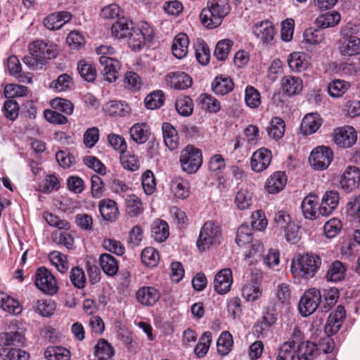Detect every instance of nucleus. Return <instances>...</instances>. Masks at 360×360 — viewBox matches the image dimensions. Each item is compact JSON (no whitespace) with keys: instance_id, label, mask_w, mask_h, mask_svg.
I'll return each instance as SVG.
<instances>
[{"instance_id":"nucleus-1","label":"nucleus","mask_w":360,"mask_h":360,"mask_svg":"<svg viewBox=\"0 0 360 360\" xmlns=\"http://www.w3.org/2000/svg\"><path fill=\"white\" fill-rule=\"evenodd\" d=\"M230 10L229 0H210L200 13L201 23L208 29L216 28L221 24Z\"/></svg>"},{"instance_id":"nucleus-2","label":"nucleus","mask_w":360,"mask_h":360,"mask_svg":"<svg viewBox=\"0 0 360 360\" xmlns=\"http://www.w3.org/2000/svg\"><path fill=\"white\" fill-rule=\"evenodd\" d=\"M321 263V258L314 253L300 255L292 261L291 272L295 277L310 279L319 270Z\"/></svg>"},{"instance_id":"nucleus-3","label":"nucleus","mask_w":360,"mask_h":360,"mask_svg":"<svg viewBox=\"0 0 360 360\" xmlns=\"http://www.w3.org/2000/svg\"><path fill=\"white\" fill-rule=\"evenodd\" d=\"M221 231L220 226L212 221H206L202 226L199 238L196 241L197 248L204 251L220 243Z\"/></svg>"},{"instance_id":"nucleus-4","label":"nucleus","mask_w":360,"mask_h":360,"mask_svg":"<svg viewBox=\"0 0 360 360\" xmlns=\"http://www.w3.org/2000/svg\"><path fill=\"white\" fill-rule=\"evenodd\" d=\"M181 169L188 174L196 173L202 164L201 150L193 145H187L180 153Z\"/></svg>"},{"instance_id":"nucleus-5","label":"nucleus","mask_w":360,"mask_h":360,"mask_svg":"<svg viewBox=\"0 0 360 360\" xmlns=\"http://www.w3.org/2000/svg\"><path fill=\"white\" fill-rule=\"evenodd\" d=\"M352 28L342 29L339 41V51L343 56H355L360 54V38L353 34Z\"/></svg>"},{"instance_id":"nucleus-6","label":"nucleus","mask_w":360,"mask_h":360,"mask_svg":"<svg viewBox=\"0 0 360 360\" xmlns=\"http://www.w3.org/2000/svg\"><path fill=\"white\" fill-rule=\"evenodd\" d=\"M322 295L319 290L310 288L301 297L298 309L302 316L307 317L313 314L321 305Z\"/></svg>"},{"instance_id":"nucleus-7","label":"nucleus","mask_w":360,"mask_h":360,"mask_svg":"<svg viewBox=\"0 0 360 360\" xmlns=\"http://www.w3.org/2000/svg\"><path fill=\"white\" fill-rule=\"evenodd\" d=\"M153 38V31L148 23H143L136 28L132 27L129 36H127L128 44L134 51H139L146 41H151Z\"/></svg>"},{"instance_id":"nucleus-8","label":"nucleus","mask_w":360,"mask_h":360,"mask_svg":"<svg viewBox=\"0 0 360 360\" xmlns=\"http://www.w3.org/2000/svg\"><path fill=\"white\" fill-rule=\"evenodd\" d=\"M34 284L37 288L45 294L53 295L58 290L55 277L45 267H39L35 274Z\"/></svg>"},{"instance_id":"nucleus-9","label":"nucleus","mask_w":360,"mask_h":360,"mask_svg":"<svg viewBox=\"0 0 360 360\" xmlns=\"http://www.w3.org/2000/svg\"><path fill=\"white\" fill-rule=\"evenodd\" d=\"M333 158L332 150L328 146H320L311 152L309 162L314 169L323 170L330 165Z\"/></svg>"},{"instance_id":"nucleus-10","label":"nucleus","mask_w":360,"mask_h":360,"mask_svg":"<svg viewBox=\"0 0 360 360\" xmlns=\"http://www.w3.org/2000/svg\"><path fill=\"white\" fill-rule=\"evenodd\" d=\"M56 46L41 40H37L29 45V51L43 63L45 60L56 57Z\"/></svg>"},{"instance_id":"nucleus-11","label":"nucleus","mask_w":360,"mask_h":360,"mask_svg":"<svg viewBox=\"0 0 360 360\" xmlns=\"http://www.w3.org/2000/svg\"><path fill=\"white\" fill-rule=\"evenodd\" d=\"M165 84L171 89L184 90L191 86L193 79L186 72L183 71L169 72L165 76Z\"/></svg>"},{"instance_id":"nucleus-12","label":"nucleus","mask_w":360,"mask_h":360,"mask_svg":"<svg viewBox=\"0 0 360 360\" xmlns=\"http://www.w3.org/2000/svg\"><path fill=\"white\" fill-rule=\"evenodd\" d=\"M346 311L342 305H338L335 310L331 312L324 327L325 335L332 336L341 328L345 319Z\"/></svg>"},{"instance_id":"nucleus-13","label":"nucleus","mask_w":360,"mask_h":360,"mask_svg":"<svg viewBox=\"0 0 360 360\" xmlns=\"http://www.w3.org/2000/svg\"><path fill=\"white\" fill-rule=\"evenodd\" d=\"M360 170L354 166H349L341 176L340 186L347 192H352L359 186Z\"/></svg>"},{"instance_id":"nucleus-14","label":"nucleus","mask_w":360,"mask_h":360,"mask_svg":"<svg viewBox=\"0 0 360 360\" xmlns=\"http://www.w3.org/2000/svg\"><path fill=\"white\" fill-rule=\"evenodd\" d=\"M339 201L338 191L334 190L326 191L319 207V213L323 217L329 216L337 208Z\"/></svg>"},{"instance_id":"nucleus-15","label":"nucleus","mask_w":360,"mask_h":360,"mask_svg":"<svg viewBox=\"0 0 360 360\" xmlns=\"http://www.w3.org/2000/svg\"><path fill=\"white\" fill-rule=\"evenodd\" d=\"M98 207L102 219L109 222H115L120 216L117 203L110 198H104L98 202Z\"/></svg>"},{"instance_id":"nucleus-16","label":"nucleus","mask_w":360,"mask_h":360,"mask_svg":"<svg viewBox=\"0 0 360 360\" xmlns=\"http://www.w3.org/2000/svg\"><path fill=\"white\" fill-rule=\"evenodd\" d=\"M356 139L354 129L350 126H345L335 131L333 141L340 147L349 148L356 143Z\"/></svg>"},{"instance_id":"nucleus-17","label":"nucleus","mask_w":360,"mask_h":360,"mask_svg":"<svg viewBox=\"0 0 360 360\" xmlns=\"http://www.w3.org/2000/svg\"><path fill=\"white\" fill-rule=\"evenodd\" d=\"M252 32L264 44H269L274 39L275 29L269 20H262L254 24Z\"/></svg>"},{"instance_id":"nucleus-18","label":"nucleus","mask_w":360,"mask_h":360,"mask_svg":"<svg viewBox=\"0 0 360 360\" xmlns=\"http://www.w3.org/2000/svg\"><path fill=\"white\" fill-rule=\"evenodd\" d=\"M271 161V150L262 148L253 153L250 160L251 168L255 172H261L269 166Z\"/></svg>"},{"instance_id":"nucleus-19","label":"nucleus","mask_w":360,"mask_h":360,"mask_svg":"<svg viewBox=\"0 0 360 360\" xmlns=\"http://www.w3.org/2000/svg\"><path fill=\"white\" fill-rule=\"evenodd\" d=\"M99 62L103 67V74L104 79L112 82L118 78V70L120 68V63L110 56H100Z\"/></svg>"},{"instance_id":"nucleus-20","label":"nucleus","mask_w":360,"mask_h":360,"mask_svg":"<svg viewBox=\"0 0 360 360\" xmlns=\"http://www.w3.org/2000/svg\"><path fill=\"white\" fill-rule=\"evenodd\" d=\"M233 283L232 271L230 269L219 271L214 276V289L220 295L227 293Z\"/></svg>"},{"instance_id":"nucleus-21","label":"nucleus","mask_w":360,"mask_h":360,"mask_svg":"<svg viewBox=\"0 0 360 360\" xmlns=\"http://www.w3.org/2000/svg\"><path fill=\"white\" fill-rule=\"evenodd\" d=\"M136 297L142 305L153 306L159 300L160 292L153 286H143L137 290Z\"/></svg>"},{"instance_id":"nucleus-22","label":"nucleus","mask_w":360,"mask_h":360,"mask_svg":"<svg viewBox=\"0 0 360 360\" xmlns=\"http://www.w3.org/2000/svg\"><path fill=\"white\" fill-rule=\"evenodd\" d=\"M318 202L319 197L316 194L310 193L303 199L301 209L305 219L314 220L320 215L317 208Z\"/></svg>"},{"instance_id":"nucleus-23","label":"nucleus","mask_w":360,"mask_h":360,"mask_svg":"<svg viewBox=\"0 0 360 360\" xmlns=\"http://www.w3.org/2000/svg\"><path fill=\"white\" fill-rule=\"evenodd\" d=\"M72 15L68 11H60L49 15L44 20V26L51 30L61 28L66 22L70 21Z\"/></svg>"},{"instance_id":"nucleus-24","label":"nucleus","mask_w":360,"mask_h":360,"mask_svg":"<svg viewBox=\"0 0 360 360\" xmlns=\"http://www.w3.org/2000/svg\"><path fill=\"white\" fill-rule=\"evenodd\" d=\"M281 89L284 94L292 96L299 94L302 90V80L295 76L286 75L281 79Z\"/></svg>"},{"instance_id":"nucleus-25","label":"nucleus","mask_w":360,"mask_h":360,"mask_svg":"<svg viewBox=\"0 0 360 360\" xmlns=\"http://www.w3.org/2000/svg\"><path fill=\"white\" fill-rule=\"evenodd\" d=\"M322 122L323 120L317 112L308 113L302 121L300 131L304 135H311L320 128Z\"/></svg>"},{"instance_id":"nucleus-26","label":"nucleus","mask_w":360,"mask_h":360,"mask_svg":"<svg viewBox=\"0 0 360 360\" xmlns=\"http://www.w3.org/2000/svg\"><path fill=\"white\" fill-rule=\"evenodd\" d=\"M347 267L342 262L335 260L328 266L325 275L328 282L338 283L342 281L346 276Z\"/></svg>"},{"instance_id":"nucleus-27","label":"nucleus","mask_w":360,"mask_h":360,"mask_svg":"<svg viewBox=\"0 0 360 360\" xmlns=\"http://www.w3.org/2000/svg\"><path fill=\"white\" fill-rule=\"evenodd\" d=\"M295 345L294 340L283 342L270 356L271 360H295Z\"/></svg>"},{"instance_id":"nucleus-28","label":"nucleus","mask_w":360,"mask_h":360,"mask_svg":"<svg viewBox=\"0 0 360 360\" xmlns=\"http://www.w3.org/2000/svg\"><path fill=\"white\" fill-rule=\"evenodd\" d=\"M287 182V177L283 172H276L266 180L265 188L269 193H277L283 189Z\"/></svg>"},{"instance_id":"nucleus-29","label":"nucleus","mask_w":360,"mask_h":360,"mask_svg":"<svg viewBox=\"0 0 360 360\" xmlns=\"http://www.w3.org/2000/svg\"><path fill=\"white\" fill-rule=\"evenodd\" d=\"M131 139L138 144L146 143L150 136V129L146 123L134 124L129 129Z\"/></svg>"},{"instance_id":"nucleus-30","label":"nucleus","mask_w":360,"mask_h":360,"mask_svg":"<svg viewBox=\"0 0 360 360\" xmlns=\"http://www.w3.org/2000/svg\"><path fill=\"white\" fill-rule=\"evenodd\" d=\"M295 352L297 360H314L318 356L317 345L310 341L300 342Z\"/></svg>"},{"instance_id":"nucleus-31","label":"nucleus","mask_w":360,"mask_h":360,"mask_svg":"<svg viewBox=\"0 0 360 360\" xmlns=\"http://www.w3.org/2000/svg\"><path fill=\"white\" fill-rule=\"evenodd\" d=\"M132 27L133 23L131 20L124 17L119 18L112 25V35L117 39H125L129 36Z\"/></svg>"},{"instance_id":"nucleus-32","label":"nucleus","mask_w":360,"mask_h":360,"mask_svg":"<svg viewBox=\"0 0 360 360\" xmlns=\"http://www.w3.org/2000/svg\"><path fill=\"white\" fill-rule=\"evenodd\" d=\"M345 214L351 222L360 224V195L351 196L345 206Z\"/></svg>"},{"instance_id":"nucleus-33","label":"nucleus","mask_w":360,"mask_h":360,"mask_svg":"<svg viewBox=\"0 0 360 360\" xmlns=\"http://www.w3.org/2000/svg\"><path fill=\"white\" fill-rule=\"evenodd\" d=\"M189 40L185 33H179L174 39L172 46L173 55L178 59L184 58L188 49Z\"/></svg>"},{"instance_id":"nucleus-34","label":"nucleus","mask_w":360,"mask_h":360,"mask_svg":"<svg viewBox=\"0 0 360 360\" xmlns=\"http://www.w3.org/2000/svg\"><path fill=\"white\" fill-rule=\"evenodd\" d=\"M233 87L232 79L224 75L217 77L212 83V89L217 95H226L231 92Z\"/></svg>"},{"instance_id":"nucleus-35","label":"nucleus","mask_w":360,"mask_h":360,"mask_svg":"<svg viewBox=\"0 0 360 360\" xmlns=\"http://www.w3.org/2000/svg\"><path fill=\"white\" fill-rule=\"evenodd\" d=\"M103 110L110 116L124 117L129 114L130 108L125 102L110 101L104 105Z\"/></svg>"},{"instance_id":"nucleus-36","label":"nucleus","mask_w":360,"mask_h":360,"mask_svg":"<svg viewBox=\"0 0 360 360\" xmlns=\"http://www.w3.org/2000/svg\"><path fill=\"white\" fill-rule=\"evenodd\" d=\"M248 245L247 250L244 253L245 260L248 264L251 265L261 258L263 252V245L259 240H254Z\"/></svg>"},{"instance_id":"nucleus-37","label":"nucleus","mask_w":360,"mask_h":360,"mask_svg":"<svg viewBox=\"0 0 360 360\" xmlns=\"http://www.w3.org/2000/svg\"><path fill=\"white\" fill-rule=\"evenodd\" d=\"M307 58V55L304 53L294 52L288 57V65L294 72H302L308 66L309 62Z\"/></svg>"},{"instance_id":"nucleus-38","label":"nucleus","mask_w":360,"mask_h":360,"mask_svg":"<svg viewBox=\"0 0 360 360\" xmlns=\"http://www.w3.org/2000/svg\"><path fill=\"white\" fill-rule=\"evenodd\" d=\"M99 264L103 272L108 276H114L118 271V262L117 259L110 254L104 253L101 255Z\"/></svg>"},{"instance_id":"nucleus-39","label":"nucleus","mask_w":360,"mask_h":360,"mask_svg":"<svg viewBox=\"0 0 360 360\" xmlns=\"http://www.w3.org/2000/svg\"><path fill=\"white\" fill-rule=\"evenodd\" d=\"M169 226L167 223L161 219L153 221L151 226V236L155 240L161 243L165 241L169 236Z\"/></svg>"},{"instance_id":"nucleus-40","label":"nucleus","mask_w":360,"mask_h":360,"mask_svg":"<svg viewBox=\"0 0 360 360\" xmlns=\"http://www.w3.org/2000/svg\"><path fill=\"white\" fill-rule=\"evenodd\" d=\"M321 295L323 297V301L321 300V311L327 312L338 300L340 292L338 288L333 287L324 289Z\"/></svg>"},{"instance_id":"nucleus-41","label":"nucleus","mask_w":360,"mask_h":360,"mask_svg":"<svg viewBox=\"0 0 360 360\" xmlns=\"http://www.w3.org/2000/svg\"><path fill=\"white\" fill-rule=\"evenodd\" d=\"M0 307L4 311L13 314H19L22 311L19 302L1 291H0Z\"/></svg>"},{"instance_id":"nucleus-42","label":"nucleus","mask_w":360,"mask_h":360,"mask_svg":"<svg viewBox=\"0 0 360 360\" xmlns=\"http://www.w3.org/2000/svg\"><path fill=\"white\" fill-rule=\"evenodd\" d=\"M124 200L127 212L130 217H137L143 213V203L138 196L134 194L127 195Z\"/></svg>"},{"instance_id":"nucleus-43","label":"nucleus","mask_w":360,"mask_h":360,"mask_svg":"<svg viewBox=\"0 0 360 360\" xmlns=\"http://www.w3.org/2000/svg\"><path fill=\"white\" fill-rule=\"evenodd\" d=\"M194 50L198 62L202 65H207L210 60V51L205 41L198 39L194 44Z\"/></svg>"},{"instance_id":"nucleus-44","label":"nucleus","mask_w":360,"mask_h":360,"mask_svg":"<svg viewBox=\"0 0 360 360\" xmlns=\"http://www.w3.org/2000/svg\"><path fill=\"white\" fill-rule=\"evenodd\" d=\"M162 136L166 146L171 150H174L178 146V134L174 127L169 123L162 124Z\"/></svg>"},{"instance_id":"nucleus-45","label":"nucleus","mask_w":360,"mask_h":360,"mask_svg":"<svg viewBox=\"0 0 360 360\" xmlns=\"http://www.w3.org/2000/svg\"><path fill=\"white\" fill-rule=\"evenodd\" d=\"M285 130V124L283 120L278 117H274L269 123L267 132L271 138L278 140L283 136Z\"/></svg>"},{"instance_id":"nucleus-46","label":"nucleus","mask_w":360,"mask_h":360,"mask_svg":"<svg viewBox=\"0 0 360 360\" xmlns=\"http://www.w3.org/2000/svg\"><path fill=\"white\" fill-rule=\"evenodd\" d=\"M56 303L51 300H37L34 304V311L44 317L52 316L56 310Z\"/></svg>"},{"instance_id":"nucleus-47","label":"nucleus","mask_w":360,"mask_h":360,"mask_svg":"<svg viewBox=\"0 0 360 360\" xmlns=\"http://www.w3.org/2000/svg\"><path fill=\"white\" fill-rule=\"evenodd\" d=\"M340 20V15L336 11L328 12L320 15L316 19V24L319 27L323 30L325 28L334 27L338 24Z\"/></svg>"},{"instance_id":"nucleus-48","label":"nucleus","mask_w":360,"mask_h":360,"mask_svg":"<svg viewBox=\"0 0 360 360\" xmlns=\"http://www.w3.org/2000/svg\"><path fill=\"white\" fill-rule=\"evenodd\" d=\"M233 344L231 334L228 331L222 332L217 342L218 353L222 356L227 355L231 351Z\"/></svg>"},{"instance_id":"nucleus-49","label":"nucleus","mask_w":360,"mask_h":360,"mask_svg":"<svg viewBox=\"0 0 360 360\" xmlns=\"http://www.w3.org/2000/svg\"><path fill=\"white\" fill-rule=\"evenodd\" d=\"M114 354L113 348L108 341L101 339L95 346L94 355L98 360H108Z\"/></svg>"},{"instance_id":"nucleus-50","label":"nucleus","mask_w":360,"mask_h":360,"mask_svg":"<svg viewBox=\"0 0 360 360\" xmlns=\"http://www.w3.org/2000/svg\"><path fill=\"white\" fill-rule=\"evenodd\" d=\"M212 342V334L209 331L202 333L200 338L199 342L194 348V353L198 358L205 356L210 347Z\"/></svg>"},{"instance_id":"nucleus-51","label":"nucleus","mask_w":360,"mask_h":360,"mask_svg":"<svg viewBox=\"0 0 360 360\" xmlns=\"http://www.w3.org/2000/svg\"><path fill=\"white\" fill-rule=\"evenodd\" d=\"M245 102L249 108H257L261 104L259 91L251 85L247 86L245 90Z\"/></svg>"},{"instance_id":"nucleus-52","label":"nucleus","mask_w":360,"mask_h":360,"mask_svg":"<svg viewBox=\"0 0 360 360\" xmlns=\"http://www.w3.org/2000/svg\"><path fill=\"white\" fill-rule=\"evenodd\" d=\"M252 227L247 223L243 224L238 229L236 243L238 246H243L252 242Z\"/></svg>"},{"instance_id":"nucleus-53","label":"nucleus","mask_w":360,"mask_h":360,"mask_svg":"<svg viewBox=\"0 0 360 360\" xmlns=\"http://www.w3.org/2000/svg\"><path fill=\"white\" fill-rule=\"evenodd\" d=\"M44 356L47 360H69L70 352L62 347H48Z\"/></svg>"},{"instance_id":"nucleus-54","label":"nucleus","mask_w":360,"mask_h":360,"mask_svg":"<svg viewBox=\"0 0 360 360\" xmlns=\"http://www.w3.org/2000/svg\"><path fill=\"white\" fill-rule=\"evenodd\" d=\"M175 108L179 115L189 116L193 111V100L188 96L179 97L176 100Z\"/></svg>"},{"instance_id":"nucleus-55","label":"nucleus","mask_w":360,"mask_h":360,"mask_svg":"<svg viewBox=\"0 0 360 360\" xmlns=\"http://www.w3.org/2000/svg\"><path fill=\"white\" fill-rule=\"evenodd\" d=\"M165 101V94L162 91H154L144 99L145 105L148 109L155 110L160 108Z\"/></svg>"},{"instance_id":"nucleus-56","label":"nucleus","mask_w":360,"mask_h":360,"mask_svg":"<svg viewBox=\"0 0 360 360\" xmlns=\"http://www.w3.org/2000/svg\"><path fill=\"white\" fill-rule=\"evenodd\" d=\"M77 70L80 76L86 82H92L96 77L95 67L85 60L79 61Z\"/></svg>"},{"instance_id":"nucleus-57","label":"nucleus","mask_w":360,"mask_h":360,"mask_svg":"<svg viewBox=\"0 0 360 360\" xmlns=\"http://www.w3.org/2000/svg\"><path fill=\"white\" fill-rule=\"evenodd\" d=\"M141 261L147 266H155L160 260L158 251L153 247H147L141 252Z\"/></svg>"},{"instance_id":"nucleus-58","label":"nucleus","mask_w":360,"mask_h":360,"mask_svg":"<svg viewBox=\"0 0 360 360\" xmlns=\"http://www.w3.org/2000/svg\"><path fill=\"white\" fill-rule=\"evenodd\" d=\"M235 205L239 210H245L252 205V194L245 188H240L235 197Z\"/></svg>"},{"instance_id":"nucleus-59","label":"nucleus","mask_w":360,"mask_h":360,"mask_svg":"<svg viewBox=\"0 0 360 360\" xmlns=\"http://www.w3.org/2000/svg\"><path fill=\"white\" fill-rule=\"evenodd\" d=\"M303 37L304 41L309 45L319 44L324 39L323 30L320 27L318 29H307L304 31Z\"/></svg>"},{"instance_id":"nucleus-60","label":"nucleus","mask_w":360,"mask_h":360,"mask_svg":"<svg viewBox=\"0 0 360 360\" xmlns=\"http://www.w3.org/2000/svg\"><path fill=\"white\" fill-rule=\"evenodd\" d=\"M233 44V41L230 39H223L219 41L215 46L214 56L218 60H226Z\"/></svg>"},{"instance_id":"nucleus-61","label":"nucleus","mask_w":360,"mask_h":360,"mask_svg":"<svg viewBox=\"0 0 360 360\" xmlns=\"http://www.w3.org/2000/svg\"><path fill=\"white\" fill-rule=\"evenodd\" d=\"M200 102L202 108L210 112H217L220 110V103L210 94H202L200 97Z\"/></svg>"},{"instance_id":"nucleus-62","label":"nucleus","mask_w":360,"mask_h":360,"mask_svg":"<svg viewBox=\"0 0 360 360\" xmlns=\"http://www.w3.org/2000/svg\"><path fill=\"white\" fill-rule=\"evenodd\" d=\"M342 229V221L336 218L328 220L323 226L324 234L328 238H333L337 236Z\"/></svg>"},{"instance_id":"nucleus-63","label":"nucleus","mask_w":360,"mask_h":360,"mask_svg":"<svg viewBox=\"0 0 360 360\" xmlns=\"http://www.w3.org/2000/svg\"><path fill=\"white\" fill-rule=\"evenodd\" d=\"M262 295V290L255 283L245 284L242 288V296L248 302L257 300Z\"/></svg>"},{"instance_id":"nucleus-64","label":"nucleus","mask_w":360,"mask_h":360,"mask_svg":"<svg viewBox=\"0 0 360 360\" xmlns=\"http://www.w3.org/2000/svg\"><path fill=\"white\" fill-rule=\"evenodd\" d=\"M349 84L343 80L336 79L330 83L328 86V92L332 97H340L349 88Z\"/></svg>"}]
</instances>
